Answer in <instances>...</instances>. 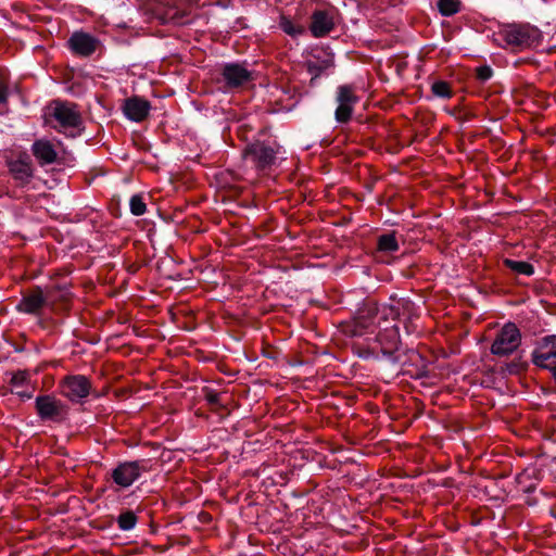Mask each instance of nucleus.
Segmentation results:
<instances>
[{
	"instance_id": "obj_1",
	"label": "nucleus",
	"mask_w": 556,
	"mask_h": 556,
	"mask_svg": "<svg viewBox=\"0 0 556 556\" xmlns=\"http://www.w3.org/2000/svg\"><path fill=\"white\" fill-rule=\"evenodd\" d=\"M51 115L58 123L53 126L56 131L70 137L81 134L84 122L76 104L56 101Z\"/></svg>"
},
{
	"instance_id": "obj_2",
	"label": "nucleus",
	"mask_w": 556,
	"mask_h": 556,
	"mask_svg": "<svg viewBox=\"0 0 556 556\" xmlns=\"http://www.w3.org/2000/svg\"><path fill=\"white\" fill-rule=\"evenodd\" d=\"M378 308L374 303L364 304L350 320L340 323V331L348 337H362L376 327Z\"/></svg>"
},
{
	"instance_id": "obj_3",
	"label": "nucleus",
	"mask_w": 556,
	"mask_h": 556,
	"mask_svg": "<svg viewBox=\"0 0 556 556\" xmlns=\"http://www.w3.org/2000/svg\"><path fill=\"white\" fill-rule=\"evenodd\" d=\"M503 38L508 46L522 50L539 46L542 33L530 24H513L504 29Z\"/></svg>"
},
{
	"instance_id": "obj_4",
	"label": "nucleus",
	"mask_w": 556,
	"mask_h": 556,
	"mask_svg": "<svg viewBox=\"0 0 556 556\" xmlns=\"http://www.w3.org/2000/svg\"><path fill=\"white\" fill-rule=\"evenodd\" d=\"M5 166L16 187H27L35 177V167L26 151H18L5 157Z\"/></svg>"
},
{
	"instance_id": "obj_5",
	"label": "nucleus",
	"mask_w": 556,
	"mask_h": 556,
	"mask_svg": "<svg viewBox=\"0 0 556 556\" xmlns=\"http://www.w3.org/2000/svg\"><path fill=\"white\" fill-rule=\"evenodd\" d=\"M60 394L74 404H81L91 394L92 382L84 375H66L58 384Z\"/></svg>"
},
{
	"instance_id": "obj_6",
	"label": "nucleus",
	"mask_w": 556,
	"mask_h": 556,
	"mask_svg": "<svg viewBox=\"0 0 556 556\" xmlns=\"http://www.w3.org/2000/svg\"><path fill=\"white\" fill-rule=\"evenodd\" d=\"M521 344V333L514 323L505 324L497 332L492 345L491 353L496 356H508Z\"/></svg>"
},
{
	"instance_id": "obj_7",
	"label": "nucleus",
	"mask_w": 556,
	"mask_h": 556,
	"mask_svg": "<svg viewBox=\"0 0 556 556\" xmlns=\"http://www.w3.org/2000/svg\"><path fill=\"white\" fill-rule=\"evenodd\" d=\"M35 408L41 420L62 422L67 418L68 407L54 395H39L35 400Z\"/></svg>"
},
{
	"instance_id": "obj_8",
	"label": "nucleus",
	"mask_w": 556,
	"mask_h": 556,
	"mask_svg": "<svg viewBox=\"0 0 556 556\" xmlns=\"http://www.w3.org/2000/svg\"><path fill=\"white\" fill-rule=\"evenodd\" d=\"M359 97L352 85H341L337 88L334 118L339 124H348L353 116L354 108L358 103Z\"/></svg>"
},
{
	"instance_id": "obj_9",
	"label": "nucleus",
	"mask_w": 556,
	"mask_h": 556,
	"mask_svg": "<svg viewBox=\"0 0 556 556\" xmlns=\"http://www.w3.org/2000/svg\"><path fill=\"white\" fill-rule=\"evenodd\" d=\"M146 460L124 462L118 464L111 473L112 480L119 488L126 489L139 479L142 472L148 471Z\"/></svg>"
},
{
	"instance_id": "obj_10",
	"label": "nucleus",
	"mask_w": 556,
	"mask_h": 556,
	"mask_svg": "<svg viewBox=\"0 0 556 556\" xmlns=\"http://www.w3.org/2000/svg\"><path fill=\"white\" fill-rule=\"evenodd\" d=\"M277 153V149L256 141L245 147L243 157L251 160L257 170H264L275 163Z\"/></svg>"
},
{
	"instance_id": "obj_11",
	"label": "nucleus",
	"mask_w": 556,
	"mask_h": 556,
	"mask_svg": "<svg viewBox=\"0 0 556 556\" xmlns=\"http://www.w3.org/2000/svg\"><path fill=\"white\" fill-rule=\"evenodd\" d=\"M155 14L163 23L184 24L186 17L185 0H154Z\"/></svg>"
},
{
	"instance_id": "obj_12",
	"label": "nucleus",
	"mask_w": 556,
	"mask_h": 556,
	"mask_svg": "<svg viewBox=\"0 0 556 556\" xmlns=\"http://www.w3.org/2000/svg\"><path fill=\"white\" fill-rule=\"evenodd\" d=\"M383 356L396 363L399 361L397 352L401 345L400 332L397 326L393 325L381 330L376 338Z\"/></svg>"
},
{
	"instance_id": "obj_13",
	"label": "nucleus",
	"mask_w": 556,
	"mask_h": 556,
	"mask_svg": "<svg viewBox=\"0 0 556 556\" xmlns=\"http://www.w3.org/2000/svg\"><path fill=\"white\" fill-rule=\"evenodd\" d=\"M67 45L75 55L89 58L98 50L101 42L97 37L88 33L74 31L71 35Z\"/></svg>"
},
{
	"instance_id": "obj_14",
	"label": "nucleus",
	"mask_w": 556,
	"mask_h": 556,
	"mask_svg": "<svg viewBox=\"0 0 556 556\" xmlns=\"http://www.w3.org/2000/svg\"><path fill=\"white\" fill-rule=\"evenodd\" d=\"M533 363L542 368L556 371V336H547L532 354Z\"/></svg>"
},
{
	"instance_id": "obj_15",
	"label": "nucleus",
	"mask_w": 556,
	"mask_h": 556,
	"mask_svg": "<svg viewBox=\"0 0 556 556\" xmlns=\"http://www.w3.org/2000/svg\"><path fill=\"white\" fill-rule=\"evenodd\" d=\"M223 81L228 89H237L252 81L253 75L247 67L238 63H229L223 67Z\"/></svg>"
},
{
	"instance_id": "obj_16",
	"label": "nucleus",
	"mask_w": 556,
	"mask_h": 556,
	"mask_svg": "<svg viewBox=\"0 0 556 556\" xmlns=\"http://www.w3.org/2000/svg\"><path fill=\"white\" fill-rule=\"evenodd\" d=\"M45 305L52 313H59L68 308L72 293L68 289L61 286L47 287L43 290Z\"/></svg>"
},
{
	"instance_id": "obj_17",
	"label": "nucleus",
	"mask_w": 556,
	"mask_h": 556,
	"mask_svg": "<svg viewBox=\"0 0 556 556\" xmlns=\"http://www.w3.org/2000/svg\"><path fill=\"white\" fill-rule=\"evenodd\" d=\"M46 307L43 299V289L35 286L23 294L21 301L16 305V309L28 315H40L42 308Z\"/></svg>"
},
{
	"instance_id": "obj_18",
	"label": "nucleus",
	"mask_w": 556,
	"mask_h": 556,
	"mask_svg": "<svg viewBox=\"0 0 556 556\" xmlns=\"http://www.w3.org/2000/svg\"><path fill=\"white\" fill-rule=\"evenodd\" d=\"M334 28V16L331 10H315L311 16L309 30L315 38L327 36Z\"/></svg>"
},
{
	"instance_id": "obj_19",
	"label": "nucleus",
	"mask_w": 556,
	"mask_h": 556,
	"mask_svg": "<svg viewBox=\"0 0 556 556\" xmlns=\"http://www.w3.org/2000/svg\"><path fill=\"white\" fill-rule=\"evenodd\" d=\"M151 105L150 102L139 98L131 97L128 98L124 103V113L125 115L134 122H142L149 115Z\"/></svg>"
},
{
	"instance_id": "obj_20",
	"label": "nucleus",
	"mask_w": 556,
	"mask_h": 556,
	"mask_svg": "<svg viewBox=\"0 0 556 556\" xmlns=\"http://www.w3.org/2000/svg\"><path fill=\"white\" fill-rule=\"evenodd\" d=\"M31 153L41 166L52 164L58 160L54 146L47 139L35 140L31 146Z\"/></svg>"
},
{
	"instance_id": "obj_21",
	"label": "nucleus",
	"mask_w": 556,
	"mask_h": 556,
	"mask_svg": "<svg viewBox=\"0 0 556 556\" xmlns=\"http://www.w3.org/2000/svg\"><path fill=\"white\" fill-rule=\"evenodd\" d=\"M399 250L400 244L395 231L382 233L377 238V251L383 253H394Z\"/></svg>"
},
{
	"instance_id": "obj_22",
	"label": "nucleus",
	"mask_w": 556,
	"mask_h": 556,
	"mask_svg": "<svg viewBox=\"0 0 556 556\" xmlns=\"http://www.w3.org/2000/svg\"><path fill=\"white\" fill-rule=\"evenodd\" d=\"M503 265L518 275L532 276L534 274V267L529 262L504 258Z\"/></svg>"
},
{
	"instance_id": "obj_23",
	"label": "nucleus",
	"mask_w": 556,
	"mask_h": 556,
	"mask_svg": "<svg viewBox=\"0 0 556 556\" xmlns=\"http://www.w3.org/2000/svg\"><path fill=\"white\" fill-rule=\"evenodd\" d=\"M11 378L9 381V384L11 387V392H14L15 390L22 389L29 384L30 382V371L27 369H20L16 371L10 372Z\"/></svg>"
},
{
	"instance_id": "obj_24",
	"label": "nucleus",
	"mask_w": 556,
	"mask_h": 556,
	"mask_svg": "<svg viewBox=\"0 0 556 556\" xmlns=\"http://www.w3.org/2000/svg\"><path fill=\"white\" fill-rule=\"evenodd\" d=\"M279 27L289 36L296 37L304 34L303 25L294 23L290 17L281 15L279 18Z\"/></svg>"
},
{
	"instance_id": "obj_25",
	"label": "nucleus",
	"mask_w": 556,
	"mask_h": 556,
	"mask_svg": "<svg viewBox=\"0 0 556 556\" xmlns=\"http://www.w3.org/2000/svg\"><path fill=\"white\" fill-rule=\"evenodd\" d=\"M438 11L442 16H452L457 14L462 10L460 0H438Z\"/></svg>"
},
{
	"instance_id": "obj_26",
	"label": "nucleus",
	"mask_w": 556,
	"mask_h": 556,
	"mask_svg": "<svg viewBox=\"0 0 556 556\" xmlns=\"http://www.w3.org/2000/svg\"><path fill=\"white\" fill-rule=\"evenodd\" d=\"M433 96L442 99H451L454 96L452 84L445 80H435L431 84Z\"/></svg>"
},
{
	"instance_id": "obj_27",
	"label": "nucleus",
	"mask_w": 556,
	"mask_h": 556,
	"mask_svg": "<svg viewBox=\"0 0 556 556\" xmlns=\"http://www.w3.org/2000/svg\"><path fill=\"white\" fill-rule=\"evenodd\" d=\"M203 394L205 401L212 406V412H219L220 409H224L225 406L222 403V393L211 389V388H203Z\"/></svg>"
},
{
	"instance_id": "obj_28",
	"label": "nucleus",
	"mask_w": 556,
	"mask_h": 556,
	"mask_svg": "<svg viewBox=\"0 0 556 556\" xmlns=\"http://www.w3.org/2000/svg\"><path fill=\"white\" fill-rule=\"evenodd\" d=\"M305 65H306L307 72L312 75L311 84H313L314 80L316 78H318L319 75L331 65V63L328 60L320 61V62L308 60V61H306Z\"/></svg>"
},
{
	"instance_id": "obj_29",
	"label": "nucleus",
	"mask_w": 556,
	"mask_h": 556,
	"mask_svg": "<svg viewBox=\"0 0 556 556\" xmlns=\"http://www.w3.org/2000/svg\"><path fill=\"white\" fill-rule=\"evenodd\" d=\"M138 521L136 514L132 510L123 511L117 517V526L123 531L131 530Z\"/></svg>"
},
{
	"instance_id": "obj_30",
	"label": "nucleus",
	"mask_w": 556,
	"mask_h": 556,
	"mask_svg": "<svg viewBox=\"0 0 556 556\" xmlns=\"http://www.w3.org/2000/svg\"><path fill=\"white\" fill-rule=\"evenodd\" d=\"M130 212L135 216H141L147 212V204L141 194H134L129 201Z\"/></svg>"
},
{
	"instance_id": "obj_31",
	"label": "nucleus",
	"mask_w": 556,
	"mask_h": 556,
	"mask_svg": "<svg viewBox=\"0 0 556 556\" xmlns=\"http://www.w3.org/2000/svg\"><path fill=\"white\" fill-rule=\"evenodd\" d=\"M9 98V74L0 68V104H7Z\"/></svg>"
},
{
	"instance_id": "obj_32",
	"label": "nucleus",
	"mask_w": 556,
	"mask_h": 556,
	"mask_svg": "<svg viewBox=\"0 0 556 556\" xmlns=\"http://www.w3.org/2000/svg\"><path fill=\"white\" fill-rule=\"evenodd\" d=\"M492 75L493 71L489 65H481L476 68V78L481 83L489 80Z\"/></svg>"
},
{
	"instance_id": "obj_33",
	"label": "nucleus",
	"mask_w": 556,
	"mask_h": 556,
	"mask_svg": "<svg viewBox=\"0 0 556 556\" xmlns=\"http://www.w3.org/2000/svg\"><path fill=\"white\" fill-rule=\"evenodd\" d=\"M262 354H263V356H265L267 358L277 359L279 357L280 353L275 346H273L270 344H266L262 349Z\"/></svg>"
},
{
	"instance_id": "obj_34",
	"label": "nucleus",
	"mask_w": 556,
	"mask_h": 556,
	"mask_svg": "<svg viewBox=\"0 0 556 556\" xmlns=\"http://www.w3.org/2000/svg\"><path fill=\"white\" fill-rule=\"evenodd\" d=\"M13 393L18 395L21 399H31L33 397V391H22V390H15Z\"/></svg>"
},
{
	"instance_id": "obj_35",
	"label": "nucleus",
	"mask_w": 556,
	"mask_h": 556,
	"mask_svg": "<svg viewBox=\"0 0 556 556\" xmlns=\"http://www.w3.org/2000/svg\"><path fill=\"white\" fill-rule=\"evenodd\" d=\"M375 352L372 351L371 354H374ZM370 354V352L368 351L367 353H361L359 352V356H368Z\"/></svg>"
},
{
	"instance_id": "obj_36",
	"label": "nucleus",
	"mask_w": 556,
	"mask_h": 556,
	"mask_svg": "<svg viewBox=\"0 0 556 556\" xmlns=\"http://www.w3.org/2000/svg\"><path fill=\"white\" fill-rule=\"evenodd\" d=\"M527 504H528V505H533V504H534V502L527 501Z\"/></svg>"
},
{
	"instance_id": "obj_37",
	"label": "nucleus",
	"mask_w": 556,
	"mask_h": 556,
	"mask_svg": "<svg viewBox=\"0 0 556 556\" xmlns=\"http://www.w3.org/2000/svg\"><path fill=\"white\" fill-rule=\"evenodd\" d=\"M554 378H555V380H556V371L554 372Z\"/></svg>"
}]
</instances>
